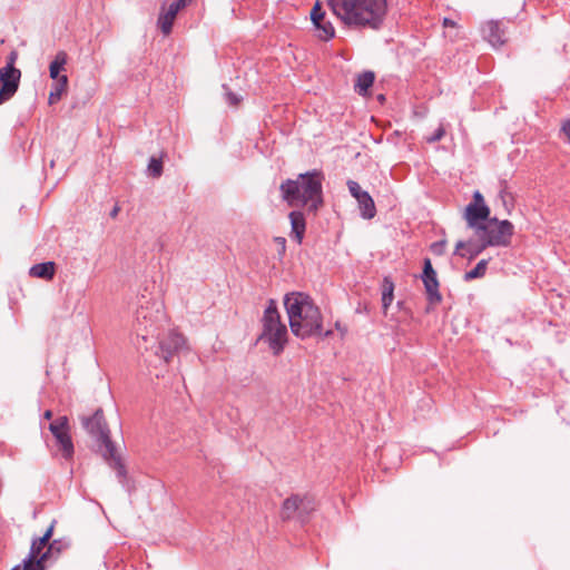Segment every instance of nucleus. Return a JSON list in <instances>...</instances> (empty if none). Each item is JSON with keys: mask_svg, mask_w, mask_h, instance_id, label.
Returning a JSON list of instances; mask_svg holds the SVG:
<instances>
[{"mask_svg": "<svg viewBox=\"0 0 570 570\" xmlns=\"http://www.w3.org/2000/svg\"><path fill=\"white\" fill-rule=\"evenodd\" d=\"M284 306L292 333L302 340L313 336L327 338L332 330H323V315L318 306L305 293L292 292L284 296Z\"/></svg>", "mask_w": 570, "mask_h": 570, "instance_id": "nucleus-1", "label": "nucleus"}, {"mask_svg": "<svg viewBox=\"0 0 570 570\" xmlns=\"http://www.w3.org/2000/svg\"><path fill=\"white\" fill-rule=\"evenodd\" d=\"M327 3L350 28L379 30L387 14V0H327Z\"/></svg>", "mask_w": 570, "mask_h": 570, "instance_id": "nucleus-2", "label": "nucleus"}, {"mask_svg": "<svg viewBox=\"0 0 570 570\" xmlns=\"http://www.w3.org/2000/svg\"><path fill=\"white\" fill-rule=\"evenodd\" d=\"M323 181L321 170L299 174L296 179H286L281 184L282 198L289 206H306L308 213L316 214L324 204Z\"/></svg>", "mask_w": 570, "mask_h": 570, "instance_id": "nucleus-3", "label": "nucleus"}, {"mask_svg": "<svg viewBox=\"0 0 570 570\" xmlns=\"http://www.w3.org/2000/svg\"><path fill=\"white\" fill-rule=\"evenodd\" d=\"M80 422L86 432L97 442L104 460L116 471L119 483L126 487L128 483L127 469L110 438V430L105 420L102 409L98 407L92 415L80 416Z\"/></svg>", "mask_w": 570, "mask_h": 570, "instance_id": "nucleus-4", "label": "nucleus"}, {"mask_svg": "<svg viewBox=\"0 0 570 570\" xmlns=\"http://www.w3.org/2000/svg\"><path fill=\"white\" fill-rule=\"evenodd\" d=\"M165 321L163 305L145 295L138 298L132 330L137 336L138 348L149 350V342L159 337Z\"/></svg>", "mask_w": 570, "mask_h": 570, "instance_id": "nucleus-5", "label": "nucleus"}, {"mask_svg": "<svg viewBox=\"0 0 570 570\" xmlns=\"http://www.w3.org/2000/svg\"><path fill=\"white\" fill-rule=\"evenodd\" d=\"M261 322L263 331L258 340L266 342L274 355L281 354L287 343V327L281 320L275 299H268Z\"/></svg>", "mask_w": 570, "mask_h": 570, "instance_id": "nucleus-6", "label": "nucleus"}, {"mask_svg": "<svg viewBox=\"0 0 570 570\" xmlns=\"http://www.w3.org/2000/svg\"><path fill=\"white\" fill-rule=\"evenodd\" d=\"M474 234L478 238L485 240V245L489 247H508L514 234V226L508 219L500 220L492 217Z\"/></svg>", "mask_w": 570, "mask_h": 570, "instance_id": "nucleus-7", "label": "nucleus"}, {"mask_svg": "<svg viewBox=\"0 0 570 570\" xmlns=\"http://www.w3.org/2000/svg\"><path fill=\"white\" fill-rule=\"evenodd\" d=\"M314 509V500L309 495L292 494L282 504L281 518L286 521L297 517L304 522Z\"/></svg>", "mask_w": 570, "mask_h": 570, "instance_id": "nucleus-8", "label": "nucleus"}, {"mask_svg": "<svg viewBox=\"0 0 570 570\" xmlns=\"http://www.w3.org/2000/svg\"><path fill=\"white\" fill-rule=\"evenodd\" d=\"M149 348L154 347L158 343L155 354L161 358L165 363H168L175 353H177L185 345V337L176 332H170L163 340H154L150 342Z\"/></svg>", "mask_w": 570, "mask_h": 570, "instance_id": "nucleus-9", "label": "nucleus"}, {"mask_svg": "<svg viewBox=\"0 0 570 570\" xmlns=\"http://www.w3.org/2000/svg\"><path fill=\"white\" fill-rule=\"evenodd\" d=\"M311 20L316 31V37L322 41H328L335 37V28L326 17L320 2H316L311 10Z\"/></svg>", "mask_w": 570, "mask_h": 570, "instance_id": "nucleus-10", "label": "nucleus"}, {"mask_svg": "<svg viewBox=\"0 0 570 570\" xmlns=\"http://www.w3.org/2000/svg\"><path fill=\"white\" fill-rule=\"evenodd\" d=\"M421 278L426 291L429 303L433 305L440 303L442 301V295L439 291L440 284L431 259L428 257L423 261V273Z\"/></svg>", "mask_w": 570, "mask_h": 570, "instance_id": "nucleus-11", "label": "nucleus"}, {"mask_svg": "<svg viewBox=\"0 0 570 570\" xmlns=\"http://www.w3.org/2000/svg\"><path fill=\"white\" fill-rule=\"evenodd\" d=\"M21 71L19 69H0V105L10 100L19 88Z\"/></svg>", "mask_w": 570, "mask_h": 570, "instance_id": "nucleus-12", "label": "nucleus"}, {"mask_svg": "<svg viewBox=\"0 0 570 570\" xmlns=\"http://www.w3.org/2000/svg\"><path fill=\"white\" fill-rule=\"evenodd\" d=\"M482 36L493 48H500L507 42V28L502 20H489L482 28Z\"/></svg>", "mask_w": 570, "mask_h": 570, "instance_id": "nucleus-13", "label": "nucleus"}, {"mask_svg": "<svg viewBox=\"0 0 570 570\" xmlns=\"http://www.w3.org/2000/svg\"><path fill=\"white\" fill-rule=\"evenodd\" d=\"M490 208L487 204H469L465 207L464 218L468 226L474 232L490 219Z\"/></svg>", "mask_w": 570, "mask_h": 570, "instance_id": "nucleus-14", "label": "nucleus"}, {"mask_svg": "<svg viewBox=\"0 0 570 570\" xmlns=\"http://www.w3.org/2000/svg\"><path fill=\"white\" fill-rule=\"evenodd\" d=\"M488 247L489 246L485 245V240L478 237L475 239L471 238L469 240H459L455 244L454 255L473 261Z\"/></svg>", "mask_w": 570, "mask_h": 570, "instance_id": "nucleus-15", "label": "nucleus"}, {"mask_svg": "<svg viewBox=\"0 0 570 570\" xmlns=\"http://www.w3.org/2000/svg\"><path fill=\"white\" fill-rule=\"evenodd\" d=\"M57 540L52 541L47 551H45L39 558L27 556V558L22 562V570H46V561L52 554V549Z\"/></svg>", "mask_w": 570, "mask_h": 570, "instance_id": "nucleus-16", "label": "nucleus"}, {"mask_svg": "<svg viewBox=\"0 0 570 570\" xmlns=\"http://www.w3.org/2000/svg\"><path fill=\"white\" fill-rule=\"evenodd\" d=\"M291 222L292 234L297 244H301L306 230V220L303 212L293 210L288 215Z\"/></svg>", "mask_w": 570, "mask_h": 570, "instance_id": "nucleus-17", "label": "nucleus"}, {"mask_svg": "<svg viewBox=\"0 0 570 570\" xmlns=\"http://www.w3.org/2000/svg\"><path fill=\"white\" fill-rule=\"evenodd\" d=\"M56 273V263L55 262H43L39 264H35L29 269V275L31 277H37L46 281H50L53 278Z\"/></svg>", "mask_w": 570, "mask_h": 570, "instance_id": "nucleus-18", "label": "nucleus"}, {"mask_svg": "<svg viewBox=\"0 0 570 570\" xmlns=\"http://www.w3.org/2000/svg\"><path fill=\"white\" fill-rule=\"evenodd\" d=\"M179 11L176 6L168 7L166 12H161L158 17V27L165 36H168L171 32L174 21Z\"/></svg>", "mask_w": 570, "mask_h": 570, "instance_id": "nucleus-19", "label": "nucleus"}, {"mask_svg": "<svg viewBox=\"0 0 570 570\" xmlns=\"http://www.w3.org/2000/svg\"><path fill=\"white\" fill-rule=\"evenodd\" d=\"M360 215L364 219H372L376 215V207L372 196L368 193L362 194L360 198L356 199Z\"/></svg>", "mask_w": 570, "mask_h": 570, "instance_id": "nucleus-20", "label": "nucleus"}, {"mask_svg": "<svg viewBox=\"0 0 570 570\" xmlns=\"http://www.w3.org/2000/svg\"><path fill=\"white\" fill-rule=\"evenodd\" d=\"M375 80V75L373 71H364L357 75L354 90L360 96H366L368 94V89L373 86Z\"/></svg>", "mask_w": 570, "mask_h": 570, "instance_id": "nucleus-21", "label": "nucleus"}, {"mask_svg": "<svg viewBox=\"0 0 570 570\" xmlns=\"http://www.w3.org/2000/svg\"><path fill=\"white\" fill-rule=\"evenodd\" d=\"M55 439L57 441V444L59 445L62 456L66 460H70L73 456L75 448L69 431L63 434H59L58 436H55Z\"/></svg>", "mask_w": 570, "mask_h": 570, "instance_id": "nucleus-22", "label": "nucleus"}, {"mask_svg": "<svg viewBox=\"0 0 570 570\" xmlns=\"http://www.w3.org/2000/svg\"><path fill=\"white\" fill-rule=\"evenodd\" d=\"M66 63H67V53L65 51H59L55 56V59L50 62V66H49L50 78L56 79L58 81L60 78L59 73L61 70L65 69Z\"/></svg>", "mask_w": 570, "mask_h": 570, "instance_id": "nucleus-23", "label": "nucleus"}, {"mask_svg": "<svg viewBox=\"0 0 570 570\" xmlns=\"http://www.w3.org/2000/svg\"><path fill=\"white\" fill-rule=\"evenodd\" d=\"M68 83V78L66 75L60 76L59 80L53 85V88L50 90L49 94V105L57 104L62 96V92L66 90Z\"/></svg>", "mask_w": 570, "mask_h": 570, "instance_id": "nucleus-24", "label": "nucleus"}, {"mask_svg": "<svg viewBox=\"0 0 570 570\" xmlns=\"http://www.w3.org/2000/svg\"><path fill=\"white\" fill-rule=\"evenodd\" d=\"M393 292H394V284L391 279L387 277L383 281V291H382V307L383 312L386 313L387 308L392 304L393 301Z\"/></svg>", "mask_w": 570, "mask_h": 570, "instance_id": "nucleus-25", "label": "nucleus"}, {"mask_svg": "<svg viewBox=\"0 0 570 570\" xmlns=\"http://www.w3.org/2000/svg\"><path fill=\"white\" fill-rule=\"evenodd\" d=\"M489 261L488 259H481L473 269L466 272L463 276V279L465 282H471L476 278H481L487 273Z\"/></svg>", "mask_w": 570, "mask_h": 570, "instance_id": "nucleus-26", "label": "nucleus"}, {"mask_svg": "<svg viewBox=\"0 0 570 570\" xmlns=\"http://www.w3.org/2000/svg\"><path fill=\"white\" fill-rule=\"evenodd\" d=\"M49 430L53 436L63 434L69 431V421L67 416H60L49 424Z\"/></svg>", "mask_w": 570, "mask_h": 570, "instance_id": "nucleus-27", "label": "nucleus"}, {"mask_svg": "<svg viewBox=\"0 0 570 570\" xmlns=\"http://www.w3.org/2000/svg\"><path fill=\"white\" fill-rule=\"evenodd\" d=\"M499 198L502 202V205L507 209L508 213L513 208V197L511 193L508 191L507 181L501 183V189L499 191Z\"/></svg>", "mask_w": 570, "mask_h": 570, "instance_id": "nucleus-28", "label": "nucleus"}, {"mask_svg": "<svg viewBox=\"0 0 570 570\" xmlns=\"http://www.w3.org/2000/svg\"><path fill=\"white\" fill-rule=\"evenodd\" d=\"M148 175L153 178H158L163 174V160L160 158L151 157L147 166Z\"/></svg>", "mask_w": 570, "mask_h": 570, "instance_id": "nucleus-29", "label": "nucleus"}, {"mask_svg": "<svg viewBox=\"0 0 570 570\" xmlns=\"http://www.w3.org/2000/svg\"><path fill=\"white\" fill-rule=\"evenodd\" d=\"M225 100L229 106L236 107L242 101V97L233 92L227 85H223Z\"/></svg>", "mask_w": 570, "mask_h": 570, "instance_id": "nucleus-30", "label": "nucleus"}, {"mask_svg": "<svg viewBox=\"0 0 570 570\" xmlns=\"http://www.w3.org/2000/svg\"><path fill=\"white\" fill-rule=\"evenodd\" d=\"M446 134V130H445V126L443 122H440L439 127L433 131V134H431L430 136H428L425 138V141L428 144H434V142H438L440 141L441 139H443V137L445 136Z\"/></svg>", "mask_w": 570, "mask_h": 570, "instance_id": "nucleus-31", "label": "nucleus"}, {"mask_svg": "<svg viewBox=\"0 0 570 570\" xmlns=\"http://www.w3.org/2000/svg\"><path fill=\"white\" fill-rule=\"evenodd\" d=\"M46 543H39V538H35L31 542L28 556L39 558L43 552L42 550L47 547Z\"/></svg>", "mask_w": 570, "mask_h": 570, "instance_id": "nucleus-32", "label": "nucleus"}, {"mask_svg": "<svg viewBox=\"0 0 570 570\" xmlns=\"http://www.w3.org/2000/svg\"><path fill=\"white\" fill-rule=\"evenodd\" d=\"M347 187H348V191L351 193V195L357 199L360 198V196L362 194H365L366 191L365 190H362L361 189V186L357 181L355 180H347Z\"/></svg>", "mask_w": 570, "mask_h": 570, "instance_id": "nucleus-33", "label": "nucleus"}, {"mask_svg": "<svg viewBox=\"0 0 570 570\" xmlns=\"http://www.w3.org/2000/svg\"><path fill=\"white\" fill-rule=\"evenodd\" d=\"M445 246H446V242L444 239L442 240H438V242H434L432 245H431V252L434 254V255H438V256H441L444 254L445 252Z\"/></svg>", "mask_w": 570, "mask_h": 570, "instance_id": "nucleus-34", "label": "nucleus"}, {"mask_svg": "<svg viewBox=\"0 0 570 570\" xmlns=\"http://www.w3.org/2000/svg\"><path fill=\"white\" fill-rule=\"evenodd\" d=\"M55 523L56 521H52V523L50 524V527L46 530V532L39 537V543H46V544H50L49 541L53 534V528H55Z\"/></svg>", "mask_w": 570, "mask_h": 570, "instance_id": "nucleus-35", "label": "nucleus"}, {"mask_svg": "<svg viewBox=\"0 0 570 570\" xmlns=\"http://www.w3.org/2000/svg\"><path fill=\"white\" fill-rule=\"evenodd\" d=\"M275 244L277 245V252L279 256H283L286 252V239L284 237H275Z\"/></svg>", "mask_w": 570, "mask_h": 570, "instance_id": "nucleus-36", "label": "nucleus"}, {"mask_svg": "<svg viewBox=\"0 0 570 570\" xmlns=\"http://www.w3.org/2000/svg\"><path fill=\"white\" fill-rule=\"evenodd\" d=\"M17 58H18V53L17 51H11L7 58V65L3 67V68H7V69H17L14 67V63L17 61Z\"/></svg>", "mask_w": 570, "mask_h": 570, "instance_id": "nucleus-37", "label": "nucleus"}, {"mask_svg": "<svg viewBox=\"0 0 570 570\" xmlns=\"http://www.w3.org/2000/svg\"><path fill=\"white\" fill-rule=\"evenodd\" d=\"M561 130L566 135V137L568 138V141L570 142V120H566L562 124Z\"/></svg>", "mask_w": 570, "mask_h": 570, "instance_id": "nucleus-38", "label": "nucleus"}, {"mask_svg": "<svg viewBox=\"0 0 570 570\" xmlns=\"http://www.w3.org/2000/svg\"><path fill=\"white\" fill-rule=\"evenodd\" d=\"M188 0H175L170 3V6H176L177 10L180 11L183 8L187 6Z\"/></svg>", "mask_w": 570, "mask_h": 570, "instance_id": "nucleus-39", "label": "nucleus"}, {"mask_svg": "<svg viewBox=\"0 0 570 570\" xmlns=\"http://www.w3.org/2000/svg\"><path fill=\"white\" fill-rule=\"evenodd\" d=\"M471 204H485L484 203V199H483V196L480 191H475L473 194V202Z\"/></svg>", "mask_w": 570, "mask_h": 570, "instance_id": "nucleus-40", "label": "nucleus"}, {"mask_svg": "<svg viewBox=\"0 0 570 570\" xmlns=\"http://www.w3.org/2000/svg\"><path fill=\"white\" fill-rule=\"evenodd\" d=\"M443 26L444 27H455L456 26V22L453 21L452 19L450 18H444L443 19Z\"/></svg>", "mask_w": 570, "mask_h": 570, "instance_id": "nucleus-41", "label": "nucleus"}, {"mask_svg": "<svg viewBox=\"0 0 570 570\" xmlns=\"http://www.w3.org/2000/svg\"><path fill=\"white\" fill-rule=\"evenodd\" d=\"M119 210H120L119 206H117V205H116V206L112 208V210L110 212V217H111V218H116V217H117V215H118V213H119Z\"/></svg>", "mask_w": 570, "mask_h": 570, "instance_id": "nucleus-42", "label": "nucleus"}, {"mask_svg": "<svg viewBox=\"0 0 570 570\" xmlns=\"http://www.w3.org/2000/svg\"><path fill=\"white\" fill-rule=\"evenodd\" d=\"M43 419L45 420H51L52 419V411L51 410L45 411Z\"/></svg>", "mask_w": 570, "mask_h": 570, "instance_id": "nucleus-43", "label": "nucleus"}, {"mask_svg": "<svg viewBox=\"0 0 570 570\" xmlns=\"http://www.w3.org/2000/svg\"><path fill=\"white\" fill-rule=\"evenodd\" d=\"M335 328L342 333V335L345 334L346 330L341 326L340 322L335 323Z\"/></svg>", "mask_w": 570, "mask_h": 570, "instance_id": "nucleus-44", "label": "nucleus"}, {"mask_svg": "<svg viewBox=\"0 0 570 570\" xmlns=\"http://www.w3.org/2000/svg\"><path fill=\"white\" fill-rule=\"evenodd\" d=\"M59 543H60V542H59V541H57V543L55 544V548L52 549V552H53L55 550H57V551H59V550H60V548L58 547V546H59Z\"/></svg>", "mask_w": 570, "mask_h": 570, "instance_id": "nucleus-45", "label": "nucleus"}, {"mask_svg": "<svg viewBox=\"0 0 570 570\" xmlns=\"http://www.w3.org/2000/svg\"><path fill=\"white\" fill-rule=\"evenodd\" d=\"M11 570H20V566H14Z\"/></svg>", "mask_w": 570, "mask_h": 570, "instance_id": "nucleus-46", "label": "nucleus"}]
</instances>
